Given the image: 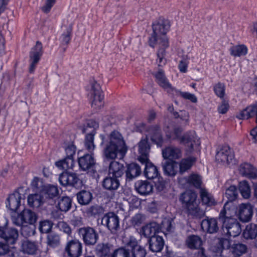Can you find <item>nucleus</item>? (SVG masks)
<instances>
[{
	"mask_svg": "<svg viewBox=\"0 0 257 257\" xmlns=\"http://www.w3.org/2000/svg\"><path fill=\"white\" fill-rule=\"evenodd\" d=\"M202 229L209 233H214L219 230L217 220L214 218H208L203 219L201 223Z\"/></svg>",
	"mask_w": 257,
	"mask_h": 257,
	"instance_id": "obj_27",
	"label": "nucleus"
},
{
	"mask_svg": "<svg viewBox=\"0 0 257 257\" xmlns=\"http://www.w3.org/2000/svg\"><path fill=\"white\" fill-rule=\"evenodd\" d=\"M145 219V216L141 213H137L132 218V222L135 225L141 224Z\"/></svg>",
	"mask_w": 257,
	"mask_h": 257,
	"instance_id": "obj_63",
	"label": "nucleus"
},
{
	"mask_svg": "<svg viewBox=\"0 0 257 257\" xmlns=\"http://www.w3.org/2000/svg\"><path fill=\"white\" fill-rule=\"evenodd\" d=\"M79 166L83 171L93 172L96 165L95 160L92 154H85L78 159Z\"/></svg>",
	"mask_w": 257,
	"mask_h": 257,
	"instance_id": "obj_18",
	"label": "nucleus"
},
{
	"mask_svg": "<svg viewBox=\"0 0 257 257\" xmlns=\"http://www.w3.org/2000/svg\"><path fill=\"white\" fill-rule=\"evenodd\" d=\"M200 195L203 204L208 206H214L216 204V202L212 195L208 192L206 189L201 188L200 190Z\"/></svg>",
	"mask_w": 257,
	"mask_h": 257,
	"instance_id": "obj_42",
	"label": "nucleus"
},
{
	"mask_svg": "<svg viewBox=\"0 0 257 257\" xmlns=\"http://www.w3.org/2000/svg\"><path fill=\"white\" fill-rule=\"evenodd\" d=\"M137 191L142 195H147L153 191V185L148 181L138 180L135 184Z\"/></svg>",
	"mask_w": 257,
	"mask_h": 257,
	"instance_id": "obj_29",
	"label": "nucleus"
},
{
	"mask_svg": "<svg viewBox=\"0 0 257 257\" xmlns=\"http://www.w3.org/2000/svg\"><path fill=\"white\" fill-rule=\"evenodd\" d=\"M220 243L222 244L223 248H229L230 251L234 256H239L247 250V246L246 245L241 243H234L230 244L229 241L227 239H221L220 240Z\"/></svg>",
	"mask_w": 257,
	"mask_h": 257,
	"instance_id": "obj_15",
	"label": "nucleus"
},
{
	"mask_svg": "<svg viewBox=\"0 0 257 257\" xmlns=\"http://www.w3.org/2000/svg\"><path fill=\"white\" fill-rule=\"evenodd\" d=\"M161 227L159 224L156 222H151L142 227L141 232L142 235L149 239L154 235H157V233L160 231Z\"/></svg>",
	"mask_w": 257,
	"mask_h": 257,
	"instance_id": "obj_24",
	"label": "nucleus"
},
{
	"mask_svg": "<svg viewBox=\"0 0 257 257\" xmlns=\"http://www.w3.org/2000/svg\"><path fill=\"white\" fill-rule=\"evenodd\" d=\"M138 151L140 155L139 160L141 162H146L149 160L148 155L150 149L147 140H142L138 144Z\"/></svg>",
	"mask_w": 257,
	"mask_h": 257,
	"instance_id": "obj_31",
	"label": "nucleus"
},
{
	"mask_svg": "<svg viewBox=\"0 0 257 257\" xmlns=\"http://www.w3.org/2000/svg\"><path fill=\"white\" fill-rule=\"evenodd\" d=\"M234 213V208L232 203L226 202L220 211L218 218V220L222 224H225L230 222L231 219H235L233 217Z\"/></svg>",
	"mask_w": 257,
	"mask_h": 257,
	"instance_id": "obj_14",
	"label": "nucleus"
},
{
	"mask_svg": "<svg viewBox=\"0 0 257 257\" xmlns=\"http://www.w3.org/2000/svg\"><path fill=\"white\" fill-rule=\"evenodd\" d=\"M253 214V206L250 204H241L239 206L238 218L242 222L249 221Z\"/></svg>",
	"mask_w": 257,
	"mask_h": 257,
	"instance_id": "obj_25",
	"label": "nucleus"
},
{
	"mask_svg": "<svg viewBox=\"0 0 257 257\" xmlns=\"http://www.w3.org/2000/svg\"><path fill=\"white\" fill-rule=\"evenodd\" d=\"M247 48L244 45H235L230 48V53L234 57L244 56L247 53Z\"/></svg>",
	"mask_w": 257,
	"mask_h": 257,
	"instance_id": "obj_49",
	"label": "nucleus"
},
{
	"mask_svg": "<svg viewBox=\"0 0 257 257\" xmlns=\"http://www.w3.org/2000/svg\"><path fill=\"white\" fill-rule=\"evenodd\" d=\"M40 192L45 202L49 201L48 203L53 204L54 200L59 195V190L57 186L48 185L42 187Z\"/></svg>",
	"mask_w": 257,
	"mask_h": 257,
	"instance_id": "obj_19",
	"label": "nucleus"
},
{
	"mask_svg": "<svg viewBox=\"0 0 257 257\" xmlns=\"http://www.w3.org/2000/svg\"><path fill=\"white\" fill-rule=\"evenodd\" d=\"M6 242L0 241V257H15L16 249L9 246Z\"/></svg>",
	"mask_w": 257,
	"mask_h": 257,
	"instance_id": "obj_40",
	"label": "nucleus"
},
{
	"mask_svg": "<svg viewBox=\"0 0 257 257\" xmlns=\"http://www.w3.org/2000/svg\"><path fill=\"white\" fill-rule=\"evenodd\" d=\"M195 161L196 158L194 157H189L182 159L179 163V173L183 174L190 169Z\"/></svg>",
	"mask_w": 257,
	"mask_h": 257,
	"instance_id": "obj_45",
	"label": "nucleus"
},
{
	"mask_svg": "<svg viewBox=\"0 0 257 257\" xmlns=\"http://www.w3.org/2000/svg\"><path fill=\"white\" fill-rule=\"evenodd\" d=\"M99 124L92 119L88 120L86 125L82 128V132L86 134L84 145L86 149L90 153L93 151L95 146L94 144V136L96 134V130L98 128Z\"/></svg>",
	"mask_w": 257,
	"mask_h": 257,
	"instance_id": "obj_4",
	"label": "nucleus"
},
{
	"mask_svg": "<svg viewBox=\"0 0 257 257\" xmlns=\"http://www.w3.org/2000/svg\"><path fill=\"white\" fill-rule=\"evenodd\" d=\"M186 244L187 247L190 249H199L202 244L201 237L197 235H190L186 239Z\"/></svg>",
	"mask_w": 257,
	"mask_h": 257,
	"instance_id": "obj_38",
	"label": "nucleus"
},
{
	"mask_svg": "<svg viewBox=\"0 0 257 257\" xmlns=\"http://www.w3.org/2000/svg\"><path fill=\"white\" fill-rule=\"evenodd\" d=\"M158 84L164 89L170 88L171 84L166 78L164 71L160 69L157 72L154 74Z\"/></svg>",
	"mask_w": 257,
	"mask_h": 257,
	"instance_id": "obj_43",
	"label": "nucleus"
},
{
	"mask_svg": "<svg viewBox=\"0 0 257 257\" xmlns=\"http://www.w3.org/2000/svg\"><path fill=\"white\" fill-rule=\"evenodd\" d=\"M129 247L131 257H145L147 254L146 248L139 244L138 240L133 236H131L126 243Z\"/></svg>",
	"mask_w": 257,
	"mask_h": 257,
	"instance_id": "obj_11",
	"label": "nucleus"
},
{
	"mask_svg": "<svg viewBox=\"0 0 257 257\" xmlns=\"http://www.w3.org/2000/svg\"><path fill=\"white\" fill-rule=\"evenodd\" d=\"M197 197L195 192L188 190L182 194L180 200L187 209L188 214L194 217L201 218L204 216L205 213L199 207Z\"/></svg>",
	"mask_w": 257,
	"mask_h": 257,
	"instance_id": "obj_3",
	"label": "nucleus"
},
{
	"mask_svg": "<svg viewBox=\"0 0 257 257\" xmlns=\"http://www.w3.org/2000/svg\"><path fill=\"white\" fill-rule=\"evenodd\" d=\"M222 224V228L225 234L229 236L236 237L240 234L241 228L240 223L236 219H231L230 222Z\"/></svg>",
	"mask_w": 257,
	"mask_h": 257,
	"instance_id": "obj_17",
	"label": "nucleus"
},
{
	"mask_svg": "<svg viewBox=\"0 0 257 257\" xmlns=\"http://www.w3.org/2000/svg\"><path fill=\"white\" fill-rule=\"evenodd\" d=\"M101 224L113 234H116L120 229L119 218L113 212L104 214L101 218Z\"/></svg>",
	"mask_w": 257,
	"mask_h": 257,
	"instance_id": "obj_6",
	"label": "nucleus"
},
{
	"mask_svg": "<svg viewBox=\"0 0 257 257\" xmlns=\"http://www.w3.org/2000/svg\"><path fill=\"white\" fill-rule=\"evenodd\" d=\"M217 162L226 163L228 164L234 163V154L228 146H223L217 151L215 156Z\"/></svg>",
	"mask_w": 257,
	"mask_h": 257,
	"instance_id": "obj_12",
	"label": "nucleus"
},
{
	"mask_svg": "<svg viewBox=\"0 0 257 257\" xmlns=\"http://www.w3.org/2000/svg\"><path fill=\"white\" fill-rule=\"evenodd\" d=\"M55 165L58 168L61 170L72 169L74 165V159L65 157L63 159L56 162Z\"/></svg>",
	"mask_w": 257,
	"mask_h": 257,
	"instance_id": "obj_44",
	"label": "nucleus"
},
{
	"mask_svg": "<svg viewBox=\"0 0 257 257\" xmlns=\"http://www.w3.org/2000/svg\"><path fill=\"white\" fill-rule=\"evenodd\" d=\"M163 157L169 161L179 159L182 157L181 150L177 147L171 146L166 147L162 150Z\"/></svg>",
	"mask_w": 257,
	"mask_h": 257,
	"instance_id": "obj_23",
	"label": "nucleus"
},
{
	"mask_svg": "<svg viewBox=\"0 0 257 257\" xmlns=\"http://www.w3.org/2000/svg\"><path fill=\"white\" fill-rule=\"evenodd\" d=\"M149 250L153 252H161L164 246L165 241L160 235H154L148 239L147 241Z\"/></svg>",
	"mask_w": 257,
	"mask_h": 257,
	"instance_id": "obj_20",
	"label": "nucleus"
},
{
	"mask_svg": "<svg viewBox=\"0 0 257 257\" xmlns=\"http://www.w3.org/2000/svg\"><path fill=\"white\" fill-rule=\"evenodd\" d=\"M69 186H70L78 188L82 185V181L75 173H69Z\"/></svg>",
	"mask_w": 257,
	"mask_h": 257,
	"instance_id": "obj_57",
	"label": "nucleus"
},
{
	"mask_svg": "<svg viewBox=\"0 0 257 257\" xmlns=\"http://www.w3.org/2000/svg\"><path fill=\"white\" fill-rule=\"evenodd\" d=\"M60 238L59 235L54 232L49 233L47 237V244L52 247H56L60 244Z\"/></svg>",
	"mask_w": 257,
	"mask_h": 257,
	"instance_id": "obj_52",
	"label": "nucleus"
},
{
	"mask_svg": "<svg viewBox=\"0 0 257 257\" xmlns=\"http://www.w3.org/2000/svg\"><path fill=\"white\" fill-rule=\"evenodd\" d=\"M239 190L244 198L248 199L250 196V188L247 181H243L239 183Z\"/></svg>",
	"mask_w": 257,
	"mask_h": 257,
	"instance_id": "obj_54",
	"label": "nucleus"
},
{
	"mask_svg": "<svg viewBox=\"0 0 257 257\" xmlns=\"http://www.w3.org/2000/svg\"><path fill=\"white\" fill-rule=\"evenodd\" d=\"M178 163L174 161L166 160L162 163L164 173L168 176H174L178 169Z\"/></svg>",
	"mask_w": 257,
	"mask_h": 257,
	"instance_id": "obj_33",
	"label": "nucleus"
},
{
	"mask_svg": "<svg viewBox=\"0 0 257 257\" xmlns=\"http://www.w3.org/2000/svg\"><path fill=\"white\" fill-rule=\"evenodd\" d=\"M37 219L36 213L30 209H25L16 217H13V222L16 225H21L22 224H34Z\"/></svg>",
	"mask_w": 257,
	"mask_h": 257,
	"instance_id": "obj_10",
	"label": "nucleus"
},
{
	"mask_svg": "<svg viewBox=\"0 0 257 257\" xmlns=\"http://www.w3.org/2000/svg\"><path fill=\"white\" fill-rule=\"evenodd\" d=\"M113 245L109 243H99L95 249L96 254L98 257H109L111 255Z\"/></svg>",
	"mask_w": 257,
	"mask_h": 257,
	"instance_id": "obj_30",
	"label": "nucleus"
},
{
	"mask_svg": "<svg viewBox=\"0 0 257 257\" xmlns=\"http://www.w3.org/2000/svg\"><path fill=\"white\" fill-rule=\"evenodd\" d=\"M76 147L73 144L68 146L65 149L66 157L74 159V155L75 154Z\"/></svg>",
	"mask_w": 257,
	"mask_h": 257,
	"instance_id": "obj_64",
	"label": "nucleus"
},
{
	"mask_svg": "<svg viewBox=\"0 0 257 257\" xmlns=\"http://www.w3.org/2000/svg\"><path fill=\"white\" fill-rule=\"evenodd\" d=\"M43 54V45L40 41H37L29 54V72L33 73Z\"/></svg>",
	"mask_w": 257,
	"mask_h": 257,
	"instance_id": "obj_8",
	"label": "nucleus"
},
{
	"mask_svg": "<svg viewBox=\"0 0 257 257\" xmlns=\"http://www.w3.org/2000/svg\"><path fill=\"white\" fill-rule=\"evenodd\" d=\"M45 201L41 192L30 194L28 197V205L33 208H38L41 206Z\"/></svg>",
	"mask_w": 257,
	"mask_h": 257,
	"instance_id": "obj_37",
	"label": "nucleus"
},
{
	"mask_svg": "<svg viewBox=\"0 0 257 257\" xmlns=\"http://www.w3.org/2000/svg\"><path fill=\"white\" fill-rule=\"evenodd\" d=\"M187 182L189 185H192L196 188H199L201 187L202 180L200 176L192 174L188 177Z\"/></svg>",
	"mask_w": 257,
	"mask_h": 257,
	"instance_id": "obj_56",
	"label": "nucleus"
},
{
	"mask_svg": "<svg viewBox=\"0 0 257 257\" xmlns=\"http://www.w3.org/2000/svg\"><path fill=\"white\" fill-rule=\"evenodd\" d=\"M178 94L184 99L189 100L193 103H196L197 101V98L193 94L188 92L178 91Z\"/></svg>",
	"mask_w": 257,
	"mask_h": 257,
	"instance_id": "obj_61",
	"label": "nucleus"
},
{
	"mask_svg": "<svg viewBox=\"0 0 257 257\" xmlns=\"http://www.w3.org/2000/svg\"><path fill=\"white\" fill-rule=\"evenodd\" d=\"M78 202L81 205H86L93 198L92 194L89 191L81 190L76 194Z\"/></svg>",
	"mask_w": 257,
	"mask_h": 257,
	"instance_id": "obj_39",
	"label": "nucleus"
},
{
	"mask_svg": "<svg viewBox=\"0 0 257 257\" xmlns=\"http://www.w3.org/2000/svg\"><path fill=\"white\" fill-rule=\"evenodd\" d=\"M142 163L145 164L144 174L146 178L148 179H154L158 177L159 173L158 169L149 160Z\"/></svg>",
	"mask_w": 257,
	"mask_h": 257,
	"instance_id": "obj_35",
	"label": "nucleus"
},
{
	"mask_svg": "<svg viewBox=\"0 0 257 257\" xmlns=\"http://www.w3.org/2000/svg\"><path fill=\"white\" fill-rule=\"evenodd\" d=\"M79 235L81 237L84 244L86 246L95 245L99 238L97 231L90 226L80 227L77 230Z\"/></svg>",
	"mask_w": 257,
	"mask_h": 257,
	"instance_id": "obj_7",
	"label": "nucleus"
},
{
	"mask_svg": "<svg viewBox=\"0 0 257 257\" xmlns=\"http://www.w3.org/2000/svg\"><path fill=\"white\" fill-rule=\"evenodd\" d=\"M18 237V230L15 228L8 227L7 222L0 228V238L3 239L8 244H15Z\"/></svg>",
	"mask_w": 257,
	"mask_h": 257,
	"instance_id": "obj_9",
	"label": "nucleus"
},
{
	"mask_svg": "<svg viewBox=\"0 0 257 257\" xmlns=\"http://www.w3.org/2000/svg\"><path fill=\"white\" fill-rule=\"evenodd\" d=\"M91 88L88 96L91 104V107L96 110L100 109L104 105V95L99 84L95 80L90 83Z\"/></svg>",
	"mask_w": 257,
	"mask_h": 257,
	"instance_id": "obj_5",
	"label": "nucleus"
},
{
	"mask_svg": "<svg viewBox=\"0 0 257 257\" xmlns=\"http://www.w3.org/2000/svg\"><path fill=\"white\" fill-rule=\"evenodd\" d=\"M167 138L170 140H180L181 135L183 128L180 126H175L171 128L167 126L164 130Z\"/></svg>",
	"mask_w": 257,
	"mask_h": 257,
	"instance_id": "obj_36",
	"label": "nucleus"
},
{
	"mask_svg": "<svg viewBox=\"0 0 257 257\" xmlns=\"http://www.w3.org/2000/svg\"><path fill=\"white\" fill-rule=\"evenodd\" d=\"M120 181L119 179L112 177L107 175V176L103 179L102 186V187L110 192H114L120 186Z\"/></svg>",
	"mask_w": 257,
	"mask_h": 257,
	"instance_id": "obj_28",
	"label": "nucleus"
},
{
	"mask_svg": "<svg viewBox=\"0 0 257 257\" xmlns=\"http://www.w3.org/2000/svg\"><path fill=\"white\" fill-rule=\"evenodd\" d=\"M180 143L183 144L187 148L186 151L188 153H191L194 146L199 145L200 142L194 132H189L185 134L180 138Z\"/></svg>",
	"mask_w": 257,
	"mask_h": 257,
	"instance_id": "obj_16",
	"label": "nucleus"
},
{
	"mask_svg": "<svg viewBox=\"0 0 257 257\" xmlns=\"http://www.w3.org/2000/svg\"><path fill=\"white\" fill-rule=\"evenodd\" d=\"M254 116H256V122L257 123V103L246 107L241 111L236 117L239 119H247Z\"/></svg>",
	"mask_w": 257,
	"mask_h": 257,
	"instance_id": "obj_32",
	"label": "nucleus"
},
{
	"mask_svg": "<svg viewBox=\"0 0 257 257\" xmlns=\"http://www.w3.org/2000/svg\"><path fill=\"white\" fill-rule=\"evenodd\" d=\"M148 136L152 142L158 146L161 147L163 143V139L160 127L157 125L150 126L148 128Z\"/></svg>",
	"mask_w": 257,
	"mask_h": 257,
	"instance_id": "obj_22",
	"label": "nucleus"
},
{
	"mask_svg": "<svg viewBox=\"0 0 257 257\" xmlns=\"http://www.w3.org/2000/svg\"><path fill=\"white\" fill-rule=\"evenodd\" d=\"M237 189L235 186H230L226 190L225 196L228 199L227 202L232 203L237 198Z\"/></svg>",
	"mask_w": 257,
	"mask_h": 257,
	"instance_id": "obj_55",
	"label": "nucleus"
},
{
	"mask_svg": "<svg viewBox=\"0 0 257 257\" xmlns=\"http://www.w3.org/2000/svg\"><path fill=\"white\" fill-rule=\"evenodd\" d=\"M240 173L244 176L250 179H255L257 177V170L250 164L244 163L240 166Z\"/></svg>",
	"mask_w": 257,
	"mask_h": 257,
	"instance_id": "obj_34",
	"label": "nucleus"
},
{
	"mask_svg": "<svg viewBox=\"0 0 257 257\" xmlns=\"http://www.w3.org/2000/svg\"><path fill=\"white\" fill-rule=\"evenodd\" d=\"M69 172H64L60 174L59 181L60 184L63 186H69Z\"/></svg>",
	"mask_w": 257,
	"mask_h": 257,
	"instance_id": "obj_62",
	"label": "nucleus"
},
{
	"mask_svg": "<svg viewBox=\"0 0 257 257\" xmlns=\"http://www.w3.org/2000/svg\"><path fill=\"white\" fill-rule=\"evenodd\" d=\"M53 226L52 222L48 220L41 221L39 223V229L41 233H49Z\"/></svg>",
	"mask_w": 257,
	"mask_h": 257,
	"instance_id": "obj_58",
	"label": "nucleus"
},
{
	"mask_svg": "<svg viewBox=\"0 0 257 257\" xmlns=\"http://www.w3.org/2000/svg\"><path fill=\"white\" fill-rule=\"evenodd\" d=\"M124 172L125 180L130 182L139 176L141 173L140 166L135 163H132L126 165Z\"/></svg>",
	"mask_w": 257,
	"mask_h": 257,
	"instance_id": "obj_21",
	"label": "nucleus"
},
{
	"mask_svg": "<svg viewBox=\"0 0 257 257\" xmlns=\"http://www.w3.org/2000/svg\"><path fill=\"white\" fill-rule=\"evenodd\" d=\"M214 91L217 96L220 98L224 95L225 86L223 83H218L214 86Z\"/></svg>",
	"mask_w": 257,
	"mask_h": 257,
	"instance_id": "obj_60",
	"label": "nucleus"
},
{
	"mask_svg": "<svg viewBox=\"0 0 257 257\" xmlns=\"http://www.w3.org/2000/svg\"><path fill=\"white\" fill-rule=\"evenodd\" d=\"M65 27V30L63 31L59 38L61 46L67 45L71 39L72 32V26L70 25Z\"/></svg>",
	"mask_w": 257,
	"mask_h": 257,
	"instance_id": "obj_47",
	"label": "nucleus"
},
{
	"mask_svg": "<svg viewBox=\"0 0 257 257\" xmlns=\"http://www.w3.org/2000/svg\"><path fill=\"white\" fill-rule=\"evenodd\" d=\"M65 251L68 257H80L82 252V244L79 239H72L66 243Z\"/></svg>",
	"mask_w": 257,
	"mask_h": 257,
	"instance_id": "obj_13",
	"label": "nucleus"
},
{
	"mask_svg": "<svg viewBox=\"0 0 257 257\" xmlns=\"http://www.w3.org/2000/svg\"><path fill=\"white\" fill-rule=\"evenodd\" d=\"M103 147V156L106 160H111L110 163L108 175L120 180L124 177L125 167L123 164L114 161L116 158L122 159L128 148L121 134L117 131L112 132L107 137L100 135Z\"/></svg>",
	"mask_w": 257,
	"mask_h": 257,
	"instance_id": "obj_1",
	"label": "nucleus"
},
{
	"mask_svg": "<svg viewBox=\"0 0 257 257\" xmlns=\"http://www.w3.org/2000/svg\"><path fill=\"white\" fill-rule=\"evenodd\" d=\"M21 195L17 191L10 195L7 198L6 204V206L11 211L16 212L21 205Z\"/></svg>",
	"mask_w": 257,
	"mask_h": 257,
	"instance_id": "obj_26",
	"label": "nucleus"
},
{
	"mask_svg": "<svg viewBox=\"0 0 257 257\" xmlns=\"http://www.w3.org/2000/svg\"><path fill=\"white\" fill-rule=\"evenodd\" d=\"M160 231H167L168 232H172L175 230V223L172 219H165L160 225Z\"/></svg>",
	"mask_w": 257,
	"mask_h": 257,
	"instance_id": "obj_53",
	"label": "nucleus"
},
{
	"mask_svg": "<svg viewBox=\"0 0 257 257\" xmlns=\"http://www.w3.org/2000/svg\"><path fill=\"white\" fill-rule=\"evenodd\" d=\"M152 28L153 32L149 38V45L153 48H154L157 44L159 45L157 54V63L158 66L163 67L167 63L165 49L169 46L168 39L166 36L170 29L169 22L167 20L160 18L153 24Z\"/></svg>",
	"mask_w": 257,
	"mask_h": 257,
	"instance_id": "obj_2",
	"label": "nucleus"
},
{
	"mask_svg": "<svg viewBox=\"0 0 257 257\" xmlns=\"http://www.w3.org/2000/svg\"><path fill=\"white\" fill-rule=\"evenodd\" d=\"M103 208L102 207L98 205H94L88 208L86 212L89 216H95L101 214Z\"/></svg>",
	"mask_w": 257,
	"mask_h": 257,
	"instance_id": "obj_59",
	"label": "nucleus"
},
{
	"mask_svg": "<svg viewBox=\"0 0 257 257\" xmlns=\"http://www.w3.org/2000/svg\"><path fill=\"white\" fill-rule=\"evenodd\" d=\"M22 250L27 254L34 255L37 254L38 246L35 242L29 240L24 241L22 243Z\"/></svg>",
	"mask_w": 257,
	"mask_h": 257,
	"instance_id": "obj_41",
	"label": "nucleus"
},
{
	"mask_svg": "<svg viewBox=\"0 0 257 257\" xmlns=\"http://www.w3.org/2000/svg\"><path fill=\"white\" fill-rule=\"evenodd\" d=\"M243 236L247 239L255 238L257 236V225L252 223L247 225L243 232Z\"/></svg>",
	"mask_w": 257,
	"mask_h": 257,
	"instance_id": "obj_48",
	"label": "nucleus"
},
{
	"mask_svg": "<svg viewBox=\"0 0 257 257\" xmlns=\"http://www.w3.org/2000/svg\"><path fill=\"white\" fill-rule=\"evenodd\" d=\"M72 203V199L69 197L63 196L60 198L57 207L60 211L66 212L71 208Z\"/></svg>",
	"mask_w": 257,
	"mask_h": 257,
	"instance_id": "obj_46",
	"label": "nucleus"
},
{
	"mask_svg": "<svg viewBox=\"0 0 257 257\" xmlns=\"http://www.w3.org/2000/svg\"><path fill=\"white\" fill-rule=\"evenodd\" d=\"M109 257H131L129 247L125 244V246L118 247L114 249Z\"/></svg>",
	"mask_w": 257,
	"mask_h": 257,
	"instance_id": "obj_50",
	"label": "nucleus"
},
{
	"mask_svg": "<svg viewBox=\"0 0 257 257\" xmlns=\"http://www.w3.org/2000/svg\"><path fill=\"white\" fill-rule=\"evenodd\" d=\"M21 226V234L27 238L34 235L35 233L36 227L34 224H29L20 225Z\"/></svg>",
	"mask_w": 257,
	"mask_h": 257,
	"instance_id": "obj_51",
	"label": "nucleus"
}]
</instances>
